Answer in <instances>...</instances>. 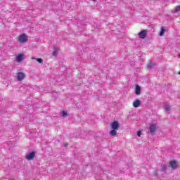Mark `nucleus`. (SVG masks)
Returning <instances> with one entry per match:
<instances>
[{
  "label": "nucleus",
  "mask_w": 180,
  "mask_h": 180,
  "mask_svg": "<svg viewBox=\"0 0 180 180\" xmlns=\"http://www.w3.org/2000/svg\"><path fill=\"white\" fill-rule=\"evenodd\" d=\"M155 66V64L154 63H152L151 61L147 65L148 70H153L154 67Z\"/></svg>",
  "instance_id": "12"
},
{
  "label": "nucleus",
  "mask_w": 180,
  "mask_h": 180,
  "mask_svg": "<svg viewBox=\"0 0 180 180\" xmlns=\"http://www.w3.org/2000/svg\"><path fill=\"white\" fill-rule=\"evenodd\" d=\"M162 172H165L167 171V166L165 165H162Z\"/></svg>",
  "instance_id": "17"
},
{
  "label": "nucleus",
  "mask_w": 180,
  "mask_h": 180,
  "mask_svg": "<svg viewBox=\"0 0 180 180\" xmlns=\"http://www.w3.org/2000/svg\"><path fill=\"white\" fill-rule=\"evenodd\" d=\"M168 167L169 168H171L172 169H173V171H175V169L178 168V162L175 160H172L169 162Z\"/></svg>",
  "instance_id": "1"
},
{
  "label": "nucleus",
  "mask_w": 180,
  "mask_h": 180,
  "mask_svg": "<svg viewBox=\"0 0 180 180\" xmlns=\"http://www.w3.org/2000/svg\"><path fill=\"white\" fill-rule=\"evenodd\" d=\"M117 129H112L110 131V136H111V137H116V136H117V131H116Z\"/></svg>",
  "instance_id": "11"
},
{
  "label": "nucleus",
  "mask_w": 180,
  "mask_h": 180,
  "mask_svg": "<svg viewBox=\"0 0 180 180\" xmlns=\"http://www.w3.org/2000/svg\"><path fill=\"white\" fill-rule=\"evenodd\" d=\"M32 60H37V61L39 63V64H43V59L41 58H34V56H32Z\"/></svg>",
  "instance_id": "15"
},
{
  "label": "nucleus",
  "mask_w": 180,
  "mask_h": 180,
  "mask_svg": "<svg viewBox=\"0 0 180 180\" xmlns=\"http://www.w3.org/2000/svg\"><path fill=\"white\" fill-rule=\"evenodd\" d=\"M25 58V55L23 53H20L16 57V61L18 63H20V61H22V60Z\"/></svg>",
  "instance_id": "8"
},
{
  "label": "nucleus",
  "mask_w": 180,
  "mask_h": 180,
  "mask_svg": "<svg viewBox=\"0 0 180 180\" xmlns=\"http://www.w3.org/2000/svg\"><path fill=\"white\" fill-rule=\"evenodd\" d=\"M135 94L136 95H140L141 94V87L137 85L135 88Z\"/></svg>",
  "instance_id": "10"
},
{
  "label": "nucleus",
  "mask_w": 180,
  "mask_h": 180,
  "mask_svg": "<svg viewBox=\"0 0 180 180\" xmlns=\"http://www.w3.org/2000/svg\"><path fill=\"white\" fill-rule=\"evenodd\" d=\"M165 34V27L162 26L160 28V36H164Z\"/></svg>",
  "instance_id": "13"
},
{
  "label": "nucleus",
  "mask_w": 180,
  "mask_h": 180,
  "mask_svg": "<svg viewBox=\"0 0 180 180\" xmlns=\"http://www.w3.org/2000/svg\"><path fill=\"white\" fill-rule=\"evenodd\" d=\"M120 125L119 124V122L114 121L111 123V129L112 130H119Z\"/></svg>",
  "instance_id": "3"
},
{
  "label": "nucleus",
  "mask_w": 180,
  "mask_h": 180,
  "mask_svg": "<svg viewBox=\"0 0 180 180\" xmlns=\"http://www.w3.org/2000/svg\"><path fill=\"white\" fill-rule=\"evenodd\" d=\"M179 74L180 75V71H179Z\"/></svg>",
  "instance_id": "24"
},
{
  "label": "nucleus",
  "mask_w": 180,
  "mask_h": 180,
  "mask_svg": "<svg viewBox=\"0 0 180 180\" xmlns=\"http://www.w3.org/2000/svg\"><path fill=\"white\" fill-rule=\"evenodd\" d=\"M165 110L167 112H169L171 110V105H169V104H166L165 105Z\"/></svg>",
  "instance_id": "14"
},
{
  "label": "nucleus",
  "mask_w": 180,
  "mask_h": 180,
  "mask_svg": "<svg viewBox=\"0 0 180 180\" xmlns=\"http://www.w3.org/2000/svg\"><path fill=\"white\" fill-rule=\"evenodd\" d=\"M175 12H180V6L176 7Z\"/></svg>",
  "instance_id": "19"
},
{
  "label": "nucleus",
  "mask_w": 180,
  "mask_h": 180,
  "mask_svg": "<svg viewBox=\"0 0 180 180\" xmlns=\"http://www.w3.org/2000/svg\"><path fill=\"white\" fill-rule=\"evenodd\" d=\"M58 53V48H54V51L52 53V56L56 57L57 56V53Z\"/></svg>",
  "instance_id": "16"
},
{
  "label": "nucleus",
  "mask_w": 180,
  "mask_h": 180,
  "mask_svg": "<svg viewBox=\"0 0 180 180\" xmlns=\"http://www.w3.org/2000/svg\"><path fill=\"white\" fill-rule=\"evenodd\" d=\"M34 157H36V153L30 152L28 155H27L26 158L27 160H32L34 159Z\"/></svg>",
  "instance_id": "6"
},
{
  "label": "nucleus",
  "mask_w": 180,
  "mask_h": 180,
  "mask_svg": "<svg viewBox=\"0 0 180 180\" xmlns=\"http://www.w3.org/2000/svg\"><path fill=\"white\" fill-rule=\"evenodd\" d=\"M68 115V112H67V111H62V116L63 117H65V116H67Z\"/></svg>",
  "instance_id": "18"
},
{
  "label": "nucleus",
  "mask_w": 180,
  "mask_h": 180,
  "mask_svg": "<svg viewBox=\"0 0 180 180\" xmlns=\"http://www.w3.org/2000/svg\"><path fill=\"white\" fill-rule=\"evenodd\" d=\"M27 36H26V34H22L19 36L18 41L19 43H26L27 41Z\"/></svg>",
  "instance_id": "2"
},
{
  "label": "nucleus",
  "mask_w": 180,
  "mask_h": 180,
  "mask_svg": "<svg viewBox=\"0 0 180 180\" xmlns=\"http://www.w3.org/2000/svg\"><path fill=\"white\" fill-rule=\"evenodd\" d=\"M68 146V143H64V146L67 147Z\"/></svg>",
  "instance_id": "21"
},
{
  "label": "nucleus",
  "mask_w": 180,
  "mask_h": 180,
  "mask_svg": "<svg viewBox=\"0 0 180 180\" xmlns=\"http://www.w3.org/2000/svg\"><path fill=\"white\" fill-rule=\"evenodd\" d=\"M150 133L154 134L157 131V125L155 124H150L149 126Z\"/></svg>",
  "instance_id": "4"
},
{
  "label": "nucleus",
  "mask_w": 180,
  "mask_h": 180,
  "mask_svg": "<svg viewBox=\"0 0 180 180\" xmlns=\"http://www.w3.org/2000/svg\"><path fill=\"white\" fill-rule=\"evenodd\" d=\"M179 58H180V53H179Z\"/></svg>",
  "instance_id": "22"
},
{
  "label": "nucleus",
  "mask_w": 180,
  "mask_h": 180,
  "mask_svg": "<svg viewBox=\"0 0 180 180\" xmlns=\"http://www.w3.org/2000/svg\"><path fill=\"white\" fill-rule=\"evenodd\" d=\"M139 36L140 39H146L147 37V31L142 30L139 33Z\"/></svg>",
  "instance_id": "7"
},
{
  "label": "nucleus",
  "mask_w": 180,
  "mask_h": 180,
  "mask_svg": "<svg viewBox=\"0 0 180 180\" xmlns=\"http://www.w3.org/2000/svg\"><path fill=\"white\" fill-rule=\"evenodd\" d=\"M92 1H94L95 2V1H96V0H92Z\"/></svg>",
  "instance_id": "23"
},
{
  "label": "nucleus",
  "mask_w": 180,
  "mask_h": 180,
  "mask_svg": "<svg viewBox=\"0 0 180 180\" xmlns=\"http://www.w3.org/2000/svg\"><path fill=\"white\" fill-rule=\"evenodd\" d=\"M141 103V101L139 99H136L135 101H134L133 106L134 108H139Z\"/></svg>",
  "instance_id": "9"
},
{
  "label": "nucleus",
  "mask_w": 180,
  "mask_h": 180,
  "mask_svg": "<svg viewBox=\"0 0 180 180\" xmlns=\"http://www.w3.org/2000/svg\"><path fill=\"white\" fill-rule=\"evenodd\" d=\"M137 136H138V137H141V131H137Z\"/></svg>",
  "instance_id": "20"
},
{
  "label": "nucleus",
  "mask_w": 180,
  "mask_h": 180,
  "mask_svg": "<svg viewBox=\"0 0 180 180\" xmlns=\"http://www.w3.org/2000/svg\"><path fill=\"white\" fill-rule=\"evenodd\" d=\"M25 77H26V75L22 72H20L17 74V79L18 81H23V79H25Z\"/></svg>",
  "instance_id": "5"
}]
</instances>
